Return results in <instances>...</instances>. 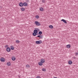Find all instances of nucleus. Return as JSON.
Segmentation results:
<instances>
[{
    "mask_svg": "<svg viewBox=\"0 0 78 78\" xmlns=\"http://www.w3.org/2000/svg\"><path fill=\"white\" fill-rule=\"evenodd\" d=\"M38 31H39V30L38 28H37V30H34V33L32 34L33 36H36L37 35V33Z\"/></svg>",
    "mask_w": 78,
    "mask_h": 78,
    "instance_id": "f257e3e1",
    "label": "nucleus"
},
{
    "mask_svg": "<svg viewBox=\"0 0 78 78\" xmlns=\"http://www.w3.org/2000/svg\"><path fill=\"white\" fill-rule=\"evenodd\" d=\"M35 24L37 26H40L41 25V23H40L37 21H35L34 22Z\"/></svg>",
    "mask_w": 78,
    "mask_h": 78,
    "instance_id": "f03ea898",
    "label": "nucleus"
},
{
    "mask_svg": "<svg viewBox=\"0 0 78 78\" xmlns=\"http://www.w3.org/2000/svg\"><path fill=\"white\" fill-rule=\"evenodd\" d=\"M35 42L37 44H41L42 43V41L41 40H40L39 41H36Z\"/></svg>",
    "mask_w": 78,
    "mask_h": 78,
    "instance_id": "7ed1b4c3",
    "label": "nucleus"
},
{
    "mask_svg": "<svg viewBox=\"0 0 78 78\" xmlns=\"http://www.w3.org/2000/svg\"><path fill=\"white\" fill-rule=\"evenodd\" d=\"M6 51L7 52H9V51H11V48H6Z\"/></svg>",
    "mask_w": 78,
    "mask_h": 78,
    "instance_id": "20e7f679",
    "label": "nucleus"
},
{
    "mask_svg": "<svg viewBox=\"0 0 78 78\" xmlns=\"http://www.w3.org/2000/svg\"><path fill=\"white\" fill-rule=\"evenodd\" d=\"M41 63H44L45 62V60L44 59H42L41 60Z\"/></svg>",
    "mask_w": 78,
    "mask_h": 78,
    "instance_id": "39448f33",
    "label": "nucleus"
},
{
    "mask_svg": "<svg viewBox=\"0 0 78 78\" xmlns=\"http://www.w3.org/2000/svg\"><path fill=\"white\" fill-rule=\"evenodd\" d=\"M19 5L20 6H21V7H22V6H23V4L22 2H20L19 3Z\"/></svg>",
    "mask_w": 78,
    "mask_h": 78,
    "instance_id": "423d86ee",
    "label": "nucleus"
},
{
    "mask_svg": "<svg viewBox=\"0 0 78 78\" xmlns=\"http://www.w3.org/2000/svg\"><path fill=\"white\" fill-rule=\"evenodd\" d=\"M27 6L28 5V4L26 2H24L23 3V6Z\"/></svg>",
    "mask_w": 78,
    "mask_h": 78,
    "instance_id": "0eeeda50",
    "label": "nucleus"
},
{
    "mask_svg": "<svg viewBox=\"0 0 78 78\" xmlns=\"http://www.w3.org/2000/svg\"><path fill=\"white\" fill-rule=\"evenodd\" d=\"M12 61H15V60H16V57H15L14 56L12 57Z\"/></svg>",
    "mask_w": 78,
    "mask_h": 78,
    "instance_id": "6e6552de",
    "label": "nucleus"
},
{
    "mask_svg": "<svg viewBox=\"0 0 78 78\" xmlns=\"http://www.w3.org/2000/svg\"><path fill=\"white\" fill-rule=\"evenodd\" d=\"M64 23H67V21H66V20H65L64 19H62L61 20Z\"/></svg>",
    "mask_w": 78,
    "mask_h": 78,
    "instance_id": "1a4fd4ad",
    "label": "nucleus"
},
{
    "mask_svg": "<svg viewBox=\"0 0 78 78\" xmlns=\"http://www.w3.org/2000/svg\"><path fill=\"white\" fill-rule=\"evenodd\" d=\"M68 64L69 65H71L72 64V62L71 61H69L68 62Z\"/></svg>",
    "mask_w": 78,
    "mask_h": 78,
    "instance_id": "9d476101",
    "label": "nucleus"
},
{
    "mask_svg": "<svg viewBox=\"0 0 78 78\" xmlns=\"http://www.w3.org/2000/svg\"><path fill=\"white\" fill-rule=\"evenodd\" d=\"M40 10L41 11H44V8L42 7H40Z\"/></svg>",
    "mask_w": 78,
    "mask_h": 78,
    "instance_id": "9b49d317",
    "label": "nucleus"
},
{
    "mask_svg": "<svg viewBox=\"0 0 78 78\" xmlns=\"http://www.w3.org/2000/svg\"><path fill=\"white\" fill-rule=\"evenodd\" d=\"M1 61L2 62H4L5 61V60H4V58H1Z\"/></svg>",
    "mask_w": 78,
    "mask_h": 78,
    "instance_id": "f8f14e48",
    "label": "nucleus"
},
{
    "mask_svg": "<svg viewBox=\"0 0 78 78\" xmlns=\"http://www.w3.org/2000/svg\"><path fill=\"white\" fill-rule=\"evenodd\" d=\"M38 65H39V66H42L43 65V64L41 62H39L38 63Z\"/></svg>",
    "mask_w": 78,
    "mask_h": 78,
    "instance_id": "ddd939ff",
    "label": "nucleus"
},
{
    "mask_svg": "<svg viewBox=\"0 0 78 78\" xmlns=\"http://www.w3.org/2000/svg\"><path fill=\"white\" fill-rule=\"evenodd\" d=\"M7 66H11V63L10 62H8L7 63Z\"/></svg>",
    "mask_w": 78,
    "mask_h": 78,
    "instance_id": "4468645a",
    "label": "nucleus"
},
{
    "mask_svg": "<svg viewBox=\"0 0 78 78\" xmlns=\"http://www.w3.org/2000/svg\"><path fill=\"white\" fill-rule=\"evenodd\" d=\"M49 28L51 29H52V28H53V26L50 25L49 26Z\"/></svg>",
    "mask_w": 78,
    "mask_h": 78,
    "instance_id": "2eb2a0df",
    "label": "nucleus"
},
{
    "mask_svg": "<svg viewBox=\"0 0 78 78\" xmlns=\"http://www.w3.org/2000/svg\"><path fill=\"white\" fill-rule=\"evenodd\" d=\"M21 9L22 11H25V8H23V7L21 8Z\"/></svg>",
    "mask_w": 78,
    "mask_h": 78,
    "instance_id": "dca6fc26",
    "label": "nucleus"
},
{
    "mask_svg": "<svg viewBox=\"0 0 78 78\" xmlns=\"http://www.w3.org/2000/svg\"><path fill=\"white\" fill-rule=\"evenodd\" d=\"M26 68H30V66L29 65H26Z\"/></svg>",
    "mask_w": 78,
    "mask_h": 78,
    "instance_id": "f3484780",
    "label": "nucleus"
},
{
    "mask_svg": "<svg viewBox=\"0 0 78 78\" xmlns=\"http://www.w3.org/2000/svg\"><path fill=\"white\" fill-rule=\"evenodd\" d=\"M66 47H67V48H70V45L69 44L67 45L66 46Z\"/></svg>",
    "mask_w": 78,
    "mask_h": 78,
    "instance_id": "a211bd4d",
    "label": "nucleus"
},
{
    "mask_svg": "<svg viewBox=\"0 0 78 78\" xmlns=\"http://www.w3.org/2000/svg\"><path fill=\"white\" fill-rule=\"evenodd\" d=\"M39 34H40V35H41L42 34V32L41 31H40L38 33Z\"/></svg>",
    "mask_w": 78,
    "mask_h": 78,
    "instance_id": "6ab92c4d",
    "label": "nucleus"
},
{
    "mask_svg": "<svg viewBox=\"0 0 78 78\" xmlns=\"http://www.w3.org/2000/svg\"><path fill=\"white\" fill-rule=\"evenodd\" d=\"M11 49L12 50H13L14 49V47H13V46H11Z\"/></svg>",
    "mask_w": 78,
    "mask_h": 78,
    "instance_id": "aec40b11",
    "label": "nucleus"
},
{
    "mask_svg": "<svg viewBox=\"0 0 78 78\" xmlns=\"http://www.w3.org/2000/svg\"><path fill=\"white\" fill-rule=\"evenodd\" d=\"M42 71H43V72H45V71H46V69H45L43 68L42 69Z\"/></svg>",
    "mask_w": 78,
    "mask_h": 78,
    "instance_id": "412c9836",
    "label": "nucleus"
},
{
    "mask_svg": "<svg viewBox=\"0 0 78 78\" xmlns=\"http://www.w3.org/2000/svg\"><path fill=\"white\" fill-rule=\"evenodd\" d=\"M16 43H17V44H19V43L20 42V41H19L18 40H16Z\"/></svg>",
    "mask_w": 78,
    "mask_h": 78,
    "instance_id": "4be33fe9",
    "label": "nucleus"
},
{
    "mask_svg": "<svg viewBox=\"0 0 78 78\" xmlns=\"http://www.w3.org/2000/svg\"><path fill=\"white\" fill-rule=\"evenodd\" d=\"M35 17L37 19H39V16L37 15V16H36Z\"/></svg>",
    "mask_w": 78,
    "mask_h": 78,
    "instance_id": "5701e85b",
    "label": "nucleus"
},
{
    "mask_svg": "<svg viewBox=\"0 0 78 78\" xmlns=\"http://www.w3.org/2000/svg\"><path fill=\"white\" fill-rule=\"evenodd\" d=\"M40 38L41 39H42V38H43V36H42V35H41Z\"/></svg>",
    "mask_w": 78,
    "mask_h": 78,
    "instance_id": "b1692460",
    "label": "nucleus"
},
{
    "mask_svg": "<svg viewBox=\"0 0 78 78\" xmlns=\"http://www.w3.org/2000/svg\"><path fill=\"white\" fill-rule=\"evenodd\" d=\"M42 2H43V3H45V1L44 0H42Z\"/></svg>",
    "mask_w": 78,
    "mask_h": 78,
    "instance_id": "393cba45",
    "label": "nucleus"
},
{
    "mask_svg": "<svg viewBox=\"0 0 78 78\" xmlns=\"http://www.w3.org/2000/svg\"><path fill=\"white\" fill-rule=\"evenodd\" d=\"M36 78H41V77H40V76H37Z\"/></svg>",
    "mask_w": 78,
    "mask_h": 78,
    "instance_id": "a878e982",
    "label": "nucleus"
},
{
    "mask_svg": "<svg viewBox=\"0 0 78 78\" xmlns=\"http://www.w3.org/2000/svg\"><path fill=\"white\" fill-rule=\"evenodd\" d=\"M37 37H38L40 38L41 37V35H38V36H37Z\"/></svg>",
    "mask_w": 78,
    "mask_h": 78,
    "instance_id": "bb28decb",
    "label": "nucleus"
},
{
    "mask_svg": "<svg viewBox=\"0 0 78 78\" xmlns=\"http://www.w3.org/2000/svg\"><path fill=\"white\" fill-rule=\"evenodd\" d=\"M26 2H29V0H26Z\"/></svg>",
    "mask_w": 78,
    "mask_h": 78,
    "instance_id": "cd10ccee",
    "label": "nucleus"
},
{
    "mask_svg": "<svg viewBox=\"0 0 78 78\" xmlns=\"http://www.w3.org/2000/svg\"><path fill=\"white\" fill-rule=\"evenodd\" d=\"M75 54L76 55H78V53H75Z\"/></svg>",
    "mask_w": 78,
    "mask_h": 78,
    "instance_id": "c85d7f7f",
    "label": "nucleus"
},
{
    "mask_svg": "<svg viewBox=\"0 0 78 78\" xmlns=\"http://www.w3.org/2000/svg\"><path fill=\"white\" fill-rule=\"evenodd\" d=\"M8 47V46H7V45H5V48H6V47Z\"/></svg>",
    "mask_w": 78,
    "mask_h": 78,
    "instance_id": "c756f323",
    "label": "nucleus"
},
{
    "mask_svg": "<svg viewBox=\"0 0 78 78\" xmlns=\"http://www.w3.org/2000/svg\"><path fill=\"white\" fill-rule=\"evenodd\" d=\"M73 59H75V58H76V57H73Z\"/></svg>",
    "mask_w": 78,
    "mask_h": 78,
    "instance_id": "7c9ffc66",
    "label": "nucleus"
}]
</instances>
